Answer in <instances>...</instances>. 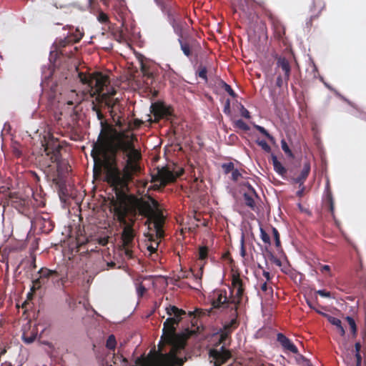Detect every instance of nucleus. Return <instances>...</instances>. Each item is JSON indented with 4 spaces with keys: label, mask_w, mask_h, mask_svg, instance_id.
Instances as JSON below:
<instances>
[{
    "label": "nucleus",
    "mask_w": 366,
    "mask_h": 366,
    "mask_svg": "<svg viewBox=\"0 0 366 366\" xmlns=\"http://www.w3.org/2000/svg\"><path fill=\"white\" fill-rule=\"evenodd\" d=\"M141 123L136 120L124 127L118 119V129L103 127L92 150L94 169H100L102 166L107 167V180L117 190L124 192L132 174L139 169L138 161L141 155L134 147L135 137L132 130L139 127Z\"/></svg>",
    "instance_id": "nucleus-1"
},
{
    "label": "nucleus",
    "mask_w": 366,
    "mask_h": 366,
    "mask_svg": "<svg viewBox=\"0 0 366 366\" xmlns=\"http://www.w3.org/2000/svg\"><path fill=\"white\" fill-rule=\"evenodd\" d=\"M80 81L87 84L89 88V94L91 97L97 95L96 100L102 104H104L110 110L111 114L114 118L113 113L115 112V106L118 102V98H114L116 94L114 89L112 88L107 92L102 93L104 87H107L109 84L108 77L99 72H95L92 74H79ZM115 121V119H114Z\"/></svg>",
    "instance_id": "nucleus-2"
},
{
    "label": "nucleus",
    "mask_w": 366,
    "mask_h": 366,
    "mask_svg": "<svg viewBox=\"0 0 366 366\" xmlns=\"http://www.w3.org/2000/svg\"><path fill=\"white\" fill-rule=\"evenodd\" d=\"M137 206L140 212L148 217L149 228L151 229L152 227L154 228L155 234H149L148 235V240L150 242V244H147V249L151 254L154 253L157 249L159 240L163 237V231L162 229L163 215L158 209L157 202L153 199L149 198L147 202H139Z\"/></svg>",
    "instance_id": "nucleus-3"
},
{
    "label": "nucleus",
    "mask_w": 366,
    "mask_h": 366,
    "mask_svg": "<svg viewBox=\"0 0 366 366\" xmlns=\"http://www.w3.org/2000/svg\"><path fill=\"white\" fill-rule=\"evenodd\" d=\"M237 325V320L233 319L229 324L226 325L224 330L217 335L219 339V345L209 351V361L214 363V366H220L230 358V353L224 349L225 341L232 329Z\"/></svg>",
    "instance_id": "nucleus-4"
},
{
    "label": "nucleus",
    "mask_w": 366,
    "mask_h": 366,
    "mask_svg": "<svg viewBox=\"0 0 366 366\" xmlns=\"http://www.w3.org/2000/svg\"><path fill=\"white\" fill-rule=\"evenodd\" d=\"M183 172L182 168H177L172 170L169 167H162L158 169L157 173L152 178L154 187H164L169 182H174L177 177Z\"/></svg>",
    "instance_id": "nucleus-5"
},
{
    "label": "nucleus",
    "mask_w": 366,
    "mask_h": 366,
    "mask_svg": "<svg viewBox=\"0 0 366 366\" xmlns=\"http://www.w3.org/2000/svg\"><path fill=\"white\" fill-rule=\"evenodd\" d=\"M134 239V232L133 229L130 225L126 224L122 234L120 249L128 258H132L133 256Z\"/></svg>",
    "instance_id": "nucleus-6"
},
{
    "label": "nucleus",
    "mask_w": 366,
    "mask_h": 366,
    "mask_svg": "<svg viewBox=\"0 0 366 366\" xmlns=\"http://www.w3.org/2000/svg\"><path fill=\"white\" fill-rule=\"evenodd\" d=\"M112 204L114 216L120 222L125 224V217L129 210V204L125 197H119L117 199L113 200Z\"/></svg>",
    "instance_id": "nucleus-7"
},
{
    "label": "nucleus",
    "mask_w": 366,
    "mask_h": 366,
    "mask_svg": "<svg viewBox=\"0 0 366 366\" xmlns=\"http://www.w3.org/2000/svg\"><path fill=\"white\" fill-rule=\"evenodd\" d=\"M151 112L154 117V122L159 121L160 119H167L172 116V112L170 107L166 106L162 102H156L151 106Z\"/></svg>",
    "instance_id": "nucleus-8"
},
{
    "label": "nucleus",
    "mask_w": 366,
    "mask_h": 366,
    "mask_svg": "<svg viewBox=\"0 0 366 366\" xmlns=\"http://www.w3.org/2000/svg\"><path fill=\"white\" fill-rule=\"evenodd\" d=\"M44 147V152L47 156H51V159L53 162H56L59 159V149L60 145L59 142L54 139L51 138L49 139L44 144H43Z\"/></svg>",
    "instance_id": "nucleus-9"
},
{
    "label": "nucleus",
    "mask_w": 366,
    "mask_h": 366,
    "mask_svg": "<svg viewBox=\"0 0 366 366\" xmlns=\"http://www.w3.org/2000/svg\"><path fill=\"white\" fill-rule=\"evenodd\" d=\"M242 282L239 277H234L232 280V288L231 290V293L232 295V302L237 303L239 302L240 298L242 295Z\"/></svg>",
    "instance_id": "nucleus-10"
},
{
    "label": "nucleus",
    "mask_w": 366,
    "mask_h": 366,
    "mask_svg": "<svg viewBox=\"0 0 366 366\" xmlns=\"http://www.w3.org/2000/svg\"><path fill=\"white\" fill-rule=\"evenodd\" d=\"M277 340L285 350H289L295 354L298 352V350L296 346L282 334L277 335Z\"/></svg>",
    "instance_id": "nucleus-11"
},
{
    "label": "nucleus",
    "mask_w": 366,
    "mask_h": 366,
    "mask_svg": "<svg viewBox=\"0 0 366 366\" xmlns=\"http://www.w3.org/2000/svg\"><path fill=\"white\" fill-rule=\"evenodd\" d=\"M31 327V325H29V329L26 330L24 328L23 332V339L27 343L32 342L37 336V332L36 331L35 327H33L32 329Z\"/></svg>",
    "instance_id": "nucleus-12"
},
{
    "label": "nucleus",
    "mask_w": 366,
    "mask_h": 366,
    "mask_svg": "<svg viewBox=\"0 0 366 366\" xmlns=\"http://www.w3.org/2000/svg\"><path fill=\"white\" fill-rule=\"evenodd\" d=\"M227 302V297H226L225 292H220L218 294L217 299L213 301V306L214 307H219L221 305H224Z\"/></svg>",
    "instance_id": "nucleus-13"
},
{
    "label": "nucleus",
    "mask_w": 366,
    "mask_h": 366,
    "mask_svg": "<svg viewBox=\"0 0 366 366\" xmlns=\"http://www.w3.org/2000/svg\"><path fill=\"white\" fill-rule=\"evenodd\" d=\"M310 170V167L309 164H305V166H304V168H303V169H302V171L301 172V174L300 175V177H298L295 179V182L297 183H299L301 185L302 184V182H303V181L308 176Z\"/></svg>",
    "instance_id": "nucleus-14"
},
{
    "label": "nucleus",
    "mask_w": 366,
    "mask_h": 366,
    "mask_svg": "<svg viewBox=\"0 0 366 366\" xmlns=\"http://www.w3.org/2000/svg\"><path fill=\"white\" fill-rule=\"evenodd\" d=\"M278 66L282 68V69L285 71V75L287 76H289L290 67L288 61L285 58H280L278 59Z\"/></svg>",
    "instance_id": "nucleus-15"
},
{
    "label": "nucleus",
    "mask_w": 366,
    "mask_h": 366,
    "mask_svg": "<svg viewBox=\"0 0 366 366\" xmlns=\"http://www.w3.org/2000/svg\"><path fill=\"white\" fill-rule=\"evenodd\" d=\"M81 99L79 97L77 94L74 91L71 92L70 99L67 101V105H74L80 103Z\"/></svg>",
    "instance_id": "nucleus-16"
},
{
    "label": "nucleus",
    "mask_w": 366,
    "mask_h": 366,
    "mask_svg": "<svg viewBox=\"0 0 366 366\" xmlns=\"http://www.w3.org/2000/svg\"><path fill=\"white\" fill-rule=\"evenodd\" d=\"M273 166L274 170L280 174H284L286 172L285 167L282 165V164L277 161V159L274 157L273 158Z\"/></svg>",
    "instance_id": "nucleus-17"
},
{
    "label": "nucleus",
    "mask_w": 366,
    "mask_h": 366,
    "mask_svg": "<svg viewBox=\"0 0 366 366\" xmlns=\"http://www.w3.org/2000/svg\"><path fill=\"white\" fill-rule=\"evenodd\" d=\"M320 314H321L322 315H323L324 317H325L328 321L333 325L336 326L337 328L338 327H340V325H341V321L337 319V318H335L334 317H332V316H330L325 313H322V312H318Z\"/></svg>",
    "instance_id": "nucleus-18"
},
{
    "label": "nucleus",
    "mask_w": 366,
    "mask_h": 366,
    "mask_svg": "<svg viewBox=\"0 0 366 366\" xmlns=\"http://www.w3.org/2000/svg\"><path fill=\"white\" fill-rule=\"evenodd\" d=\"M244 201L245 204L253 208L254 207V194L252 192L251 193H246L244 194Z\"/></svg>",
    "instance_id": "nucleus-19"
},
{
    "label": "nucleus",
    "mask_w": 366,
    "mask_h": 366,
    "mask_svg": "<svg viewBox=\"0 0 366 366\" xmlns=\"http://www.w3.org/2000/svg\"><path fill=\"white\" fill-rule=\"evenodd\" d=\"M355 357H356V360H357V362H356V366H361V356H360V348H361V345L360 342H357L355 344Z\"/></svg>",
    "instance_id": "nucleus-20"
},
{
    "label": "nucleus",
    "mask_w": 366,
    "mask_h": 366,
    "mask_svg": "<svg viewBox=\"0 0 366 366\" xmlns=\"http://www.w3.org/2000/svg\"><path fill=\"white\" fill-rule=\"evenodd\" d=\"M346 320L350 327L351 332L353 335L355 336L357 333V327L355 320L350 317H347Z\"/></svg>",
    "instance_id": "nucleus-21"
},
{
    "label": "nucleus",
    "mask_w": 366,
    "mask_h": 366,
    "mask_svg": "<svg viewBox=\"0 0 366 366\" xmlns=\"http://www.w3.org/2000/svg\"><path fill=\"white\" fill-rule=\"evenodd\" d=\"M199 271L197 274H192L194 278L197 280V283L200 285L199 280L202 279V273H203V267L204 263H199Z\"/></svg>",
    "instance_id": "nucleus-22"
},
{
    "label": "nucleus",
    "mask_w": 366,
    "mask_h": 366,
    "mask_svg": "<svg viewBox=\"0 0 366 366\" xmlns=\"http://www.w3.org/2000/svg\"><path fill=\"white\" fill-rule=\"evenodd\" d=\"M116 340L114 335H110L107 341V347L109 350H114L116 346Z\"/></svg>",
    "instance_id": "nucleus-23"
},
{
    "label": "nucleus",
    "mask_w": 366,
    "mask_h": 366,
    "mask_svg": "<svg viewBox=\"0 0 366 366\" xmlns=\"http://www.w3.org/2000/svg\"><path fill=\"white\" fill-rule=\"evenodd\" d=\"M254 127L263 135H264L267 138H268L270 141H274V138L267 132V130L264 127L259 125H255Z\"/></svg>",
    "instance_id": "nucleus-24"
},
{
    "label": "nucleus",
    "mask_w": 366,
    "mask_h": 366,
    "mask_svg": "<svg viewBox=\"0 0 366 366\" xmlns=\"http://www.w3.org/2000/svg\"><path fill=\"white\" fill-rule=\"evenodd\" d=\"M198 255H199V259L200 261H202V260L205 259L207 258V247H199Z\"/></svg>",
    "instance_id": "nucleus-25"
},
{
    "label": "nucleus",
    "mask_w": 366,
    "mask_h": 366,
    "mask_svg": "<svg viewBox=\"0 0 366 366\" xmlns=\"http://www.w3.org/2000/svg\"><path fill=\"white\" fill-rule=\"evenodd\" d=\"M236 127L241 129L242 130L247 131L249 129V127L247 125L245 122H244L241 119H238L234 122Z\"/></svg>",
    "instance_id": "nucleus-26"
},
{
    "label": "nucleus",
    "mask_w": 366,
    "mask_h": 366,
    "mask_svg": "<svg viewBox=\"0 0 366 366\" xmlns=\"http://www.w3.org/2000/svg\"><path fill=\"white\" fill-rule=\"evenodd\" d=\"M281 147L282 150L290 157L292 156V153L291 150L290 149L288 145L287 144L285 140L281 141Z\"/></svg>",
    "instance_id": "nucleus-27"
},
{
    "label": "nucleus",
    "mask_w": 366,
    "mask_h": 366,
    "mask_svg": "<svg viewBox=\"0 0 366 366\" xmlns=\"http://www.w3.org/2000/svg\"><path fill=\"white\" fill-rule=\"evenodd\" d=\"M258 144L264 151H266V152L270 151V147L266 142L259 141Z\"/></svg>",
    "instance_id": "nucleus-28"
},
{
    "label": "nucleus",
    "mask_w": 366,
    "mask_h": 366,
    "mask_svg": "<svg viewBox=\"0 0 366 366\" xmlns=\"http://www.w3.org/2000/svg\"><path fill=\"white\" fill-rule=\"evenodd\" d=\"M241 177L240 172L237 169H234L232 172V178L234 181H237Z\"/></svg>",
    "instance_id": "nucleus-29"
},
{
    "label": "nucleus",
    "mask_w": 366,
    "mask_h": 366,
    "mask_svg": "<svg viewBox=\"0 0 366 366\" xmlns=\"http://www.w3.org/2000/svg\"><path fill=\"white\" fill-rule=\"evenodd\" d=\"M273 235L275 239L276 245L278 247L280 246V236L277 230L275 228H273Z\"/></svg>",
    "instance_id": "nucleus-30"
},
{
    "label": "nucleus",
    "mask_w": 366,
    "mask_h": 366,
    "mask_svg": "<svg viewBox=\"0 0 366 366\" xmlns=\"http://www.w3.org/2000/svg\"><path fill=\"white\" fill-rule=\"evenodd\" d=\"M261 237H262V239L263 240V242L267 243L269 242V237L268 236V234L264 232L263 231L262 229H261Z\"/></svg>",
    "instance_id": "nucleus-31"
},
{
    "label": "nucleus",
    "mask_w": 366,
    "mask_h": 366,
    "mask_svg": "<svg viewBox=\"0 0 366 366\" xmlns=\"http://www.w3.org/2000/svg\"><path fill=\"white\" fill-rule=\"evenodd\" d=\"M241 115L247 119H249L250 117L249 112L243 107H242L241 110Z\"/></svg>",
    "instance_id": "nucleus-32"
},
{
    "label": "nucleus",
    "mask_w": 366,
    "mask_h": 366,
    "mask_svg": "<svg viewBox=\"0 0 366 366\" xmlns=\"http://www.w3.org/2000/svg\"><path fill=\"white\" fill-rule=\"evenodd\" d=\"M141 71L144 76H150V74L149 73V71H147L146 66H144V64L143 63H141Z\"/></svg>",
    "instance_id": "nucleus-33"
},
{
    "label": "nucleus",
    "mask_w": 366,
    "mask_h": 366,
    "mask_svg": "<svg viewBox=\"0 0 366 366\" xmlns=\"http://www.w3.org/2000/svg\"><path fill=\"white\" fill-rule=\"evenodd\" d=\"M224 168L227 173H229L230 172H232V170L234 169L232 164H225L224 165Z\"/></svg>",
    "instance_id": "nucleus-34"
},
{
    "label": "nucleus",
    "mask_w": 366,
    "mask_h": 366,
    "mask_svg": "<svg viewBox=\"0 0 366 366\" xmlns=\"http://www.w3.org/2000/svg\"><path fill=\"white\" fill-rule=\"evenodd\" d=\"M146 291V288L144 285H141L137 287V293L139 296H142L144 292Z\"/></svg>",
    "instance_id": "nucleus-35"
},
{
    "label": "nucleus",
    "mask_w": 366,
    "mask_h": 366,
    "mask_svg": "<svg viewBox=\"0 0 366 366\" xmlns=\"http://www.w3.org/2000/svg\"><path fill=\"white\" fill-rule=\"evenodd\" d=\"M240 254H241L242 257H244L245 254H246V250H245V248H244V239H243V237L241 239V251H240Z\"/></svg>",
    "instance_id": "nucleus-36"
},
{
    "label": "nucleus",
    "mask_w": 366,
    "mask_h": 366,
    "mask_svg": "<svg viewBox=\"0 0 366 366\" xmlns=\"http://www.w3.org/2000/svg\"><path fill=\"white\" fill-rule=\"evenodd\" d=\"M199 76L203 79H206V69L204 68L201 69L198 72Z\"/></svg>",
    "instance_id": "nucleus-37"
},
{
    "label": "nucleus",
    "mask_w": 366,
    "mask_h": 366,
    "mask_svg": "<svg viewBox=\"0 0 366 366\" xmlns=\"http://www.w3.org/2000/svg\"><path fill=\"white\" fill-rule=\"evenodd\" d=\"M182 49L186 56H189L190 54L189 49L187 45L182 44Z\"/></svg>",
    "instance_id": "nucleus-38"
},
{
    "label": "nucleus",
    "mask_w": 366,
    "mask_h": 366,
    "mask_svg": "<svg viewBox=\"0 0 366 366\" xmlns=\"http://www.w3.org/2000/svg\"><path fill=\"white\" fill-rule=\"evenodd\" d=\"M317 293L322 296V297H330V292H325L324 290H318L317 291Z\"/></svg>",
    "instance_id": "nucleus-39"
},
{
    "label": "nucleus",
    "mask_w": 366,
    "mask_h": 366,
    "mask_svg": "<svg viewBox=\"0 0 366 366\" xmlns=\"http://www.w3.org/2000/svg\"><path fill=\"white\" fill-rule=\"evenodd\" d=\"M107 16L104 14H101L99 17V20L101 21H105L107 20Z\"/></svg>",
    "instance_id": "nucleus-40"
},
{
    "label": "nucleus",
    "mask_w": 366,
    "mask_h": 366,
    "mask_svg": "<svg viewBox=\"0 0 366 366\" xmlns=\"http://www.w3.org/2000/svg\"><path fill=\"white\" fill-rule=\"evenodd\" d=\"M224 112L227 114H229V102L227 101L224 107Z\"/></svg>",
    "instance_id": "nucleus-41"
},
{
    "label": "nucleus",
    "mask_w": 366,
    "mask_h": 366,
    "mask_svg": "<svg viewBox=\"0 0 366 366\" xmlns=\"http://www.w3.org/2000/svg\"><path fill=\"white\" fill-rule=\"evenodd\" d=\"M337 329L339 330L340 335L343 336L345 335V332L343 327L342 326V324L340 325V327H337Z\"/></svg>",
    "instance_id": "nucleus-42"
},
{
    "label": "nucleus",
    "mask_w": 366,
    "mask_h": 366,
    "mask_svg": "<svg viewBox=\"0 0 366 366\" xmlns=\"http://www.w3.org/2000/svg\"><path fill=\"white\" fill-rule=\"evenodd\" d=\"M226 90L229 92L230 95H234V92L229 85H226Z\"/></svg>",
    "instance_id": "nucleus-43"
},
{
    "label": "nucleus",
    "mask_w": 366,
    "mask_h": 366,
    "mask_svg": "<svg viewBox=\"0 0 366 366\" xmlns=\"http://www.w3.org/2000/svg\"><path fill=\"white\" fill-rule=\"evenodd\" d=\"M190 272H192V270H191L189 272H188V274H186V272H184V273H182L181 275H179V278H181V277H182V278H187V277H189V274Z\"/></svg>",
    "instance_id": "nucleus-44"
},
{
    "label": "nucleus",
    "mask_w": 366,
    "mask_h": 366,
    "mask_svg": "<svg viewBox=\"0 0 366 366\" xmlns=\"http://www.w3.org/2000/svg\"><path fill=\"white\" fill-rule=\"evenodd\" d=\"M99 243H100L102 245L104 246V245H106V244H107V239H105V238L102 239H100Z\"/></svg>",
    "instance_id": "nucleus-45"
},
{
    "label": "nucleus",
    "mask_w": 366,
    "mask_h": 366,
    "mask_svg": "<svg viewBox=\"0 0 366 366\" xmlns=\"http://www.w3.org/2000/svg\"><path fill=\"white\" fill-rule=\"evenodd\" d=\"M321 270L322 272L324 271H329L330 270V267L328 265H324L321 267Z\"/></svg>",
    "instance_id": "nucleus-46"
},
{
    "label": "nucleus",
    "mask_w": 366,
    "mask_h": 366,
    "mask_svg": "<svg viewBox=\"0 0 366 366\" xmlns=\"http://www.w3.org/2000/svg\"><path fill=\"white\" fill-rule=\"evenodd\" d=\"M261 289H262L263 291H266V290H267V284H266V283H264L263 285H262V286H261Z\"/></svg>",
    "instance_id": "nucleus-47"
},
{
    "label": "nucleus",
    "mask_w": 366,
    "mask_h": 366,
    "mask_svg": "<svg viewBox=\"0 0 366 366\" xmlns=\"http://www.w3.org/2000/svg\"><path fill=\"white\" fill-rule=\"evenodd\" d=\"M264 276L267 278V280L269 279V274L267 272H264L263 273Z\"/></svg>",
    "instance_id": "nucleus-48"
},
{
    "label": "nucleus",
    "mask_w": 366,
    "mask_h": 366,
    "mask_svg": "<svg viewBox=\"0 0 366 366\" xmlns=\"http://www.w3.org/2000/svg\"><path fill=\"white\" fill-rule=\"evenodd\" d=\"M1 366H12L9 362H4L1 365Z\"/></svg>",
    "instance_id": "nucleus-49"
},
{
    "label": "nucleus",
    "mask_w": 366,
    "mask_h": 366,
    "mask_svg": "<svg viewBox=\"0 0 366 366\" xmlns=\"http://www.w3.org/2000/svg\"><path fill=\"white\" fill-rule=\"evenodd\" d=\"M274 262L277 264V265H280V261L279 259H275L274 260Z\"/></svg>",
    "instance_id": "nucleus-50"
},
{
    "label": "nucleus",
    "mask_w": 366,
    "mask_h": 366,
    "mask_svg": "<svg viewBox=\"0 0 366 366\" xmlns=\"http://www.w3.org/2000/svg\"><path fill=\"white\" fill-rule=\"evenodd\" d=\"M6 352V350H3L2 351L0 352V357L1 355H3L4 353Z\"/></svg>",
    "instance_id": "nucleus-51"
},
{
    "label": "nucleus",
    "mask_w": 366,
    "mask_h": 366,
    "mask_svg": "<svg viewBox=\"0 0 366 366\" xmlns=\"http://www.w3.org/2000/svg\"><path fill=\"white\" fill-rule=\"evenodd\" d=\"M31 297H32V293H31V292H29V293L28 294V298H29V299H31Z\"/></svg>",
    "instance_id": "nucleus-52"
},
{
    "label": "nucleus",
    "mask_w": 366,
    "mask_h": 366,
    "mask_svg": "<svg viewBox=\"0 0 366 366\" xmlns=\"http://www.w3.org/2000/svg\"><path fill=\"white\" fill-rule=\"evenodd\" d=\"M297 194H298L299 196H301V195L302 194V190H301V191H298V192H297Z\"/></svg>",
    "instance_id": "nucleus-53"
},
{
    "label": "nucleus",
    "mask_w": 366,
    "mask_h": 366,
    "mask_svg": "<svg viewBox=\"0 0 366 366\" xmlns=\"http://www.w3.org/2000/svg\"><path fill=\"white\" fill-rule=\"evenodd\" d=\"M98 118L100 119L102 118V116L99 113H98Z\"/></svg>",
    "instance_id": "nucleus-54"
},
{
    "label": "nucleus",
    "mask_w": 366,
    "mask_h": 366,
    "mask_svg": "<svg viewBox=\"0 0 366 366\" xmlns=\"http://www.w3.org/2000/svg\"><path fill=\"white\" fill-rule=\"evenodd\" d=\"M114 264L112 262V263H110V264H108V266H111V267H112Z\"/></svg>",
    "instance_id": "nucleus-55"
},
{
    "label": "nucleus",
    "mask_w": 366,
    "mask_h": 366,
    "mask_svg": "<svg viewBox=\"0 0 366 366\" xmlns=\"http://www.w3.org/2000/svg\"><path fill=\"white\" fill-rule=\"evenodd\" d=\"M26 304H27V301H25L24 303L23 304V307H24Z\"/></svg>",
    "instance_id": "nucleus-56"
},
{
    "label": "nucleus",
    "mask_w": 366,
    "mask_h": 366,
    "mask_svg": "<svg viewBox=\"0 0 366 366\" xmlns=\"http://www.w3.org/2000/svg\"><path fill=\"white\" fill-rule=\"evenodd\" d=\"M193 313H194V312H189V315H193Z\"/></svg>",
    "instance_id": "nucleus-57"
}]
</instances>
